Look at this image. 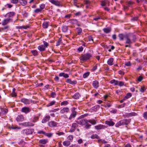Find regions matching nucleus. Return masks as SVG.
<instances>
[{
    "mask_svg": "<svg viewBox=\"0 0 147 147\" xmlns=\"http://www.w3.org/2000/svg\"><path fill=\"white\" fill-rule=\"evenodd\" d=\"M63 144L66 146H68L70 144V141H65L63 142Z\"/></svg>",
    "mask_w": 147,
    "mask_h": 147,
    "instance_id": "obj_33",
    "label": "nucleus"
},
{
    "mask_svg": "<svg viewBox=\"0 0 147 147\" xmlns=\"http://www.w3.org/2000/svg\"><path fill=\"white\" fill-rule=\"evenodd\" d=\"M48 125L50 127H55L57 126L58 123L54 121H51L48 122Z\"/></svg>",
    "mask_w": 147,
    "mask_h": 147,
    "instance_id": "obj_11",
    "label": "nucleus"
},
{
    "mask_svg": "<svg viewBox=\"0 0 147 147\" xmlns=\"http://www.w3.org/2000/svg\"><path fill=\"white\" fill-rule=\"evenodd\" d=\"M94 127L95 129L97 130H99L101 129H104L106 128L107 127L104 125L101 124H99L95 126Z\"/></svg>",
    "mask_w": 147,
    "mask_h": 147,
    "instance_id": "obj_8",
    "label": "nucleus"
},
{
    "mask_svg": "<svg viewBox=\"0 0 147 147\" xmlns=\"http://www.w3.org/2000/svg\"><path fill=\"white\" fill-rule=\"evenodd\" d=\"M38 119L39 117H38L35 116L33 118L32 122L33 123H35L38 121Z\"/></svg>",
    "mask_w": 147,
    "mask_h": 147,
    "instance_id": "obj_41",
    "label": "nucleus"
},
{
    "mask_svg": "<svg viewBox=\"0 0 147 147\" xmlns=\"http://www.w3.org/2000/svg\"><path fill=\"white\" fill-rule=\"evenodd\" d=\"M45 7V5L44 4H42L40 6V9L42 11Z\"/></svg>",
    "mask_w": 147,
    "mask_h": 147,
    "instance_id": "obj_54",
    "label": "nucleus"
},
{
    "mask_svg": "<svg viewBox=\"0 0 147 147\" xmlns=\"http://www.w3.org/2000/svg\"><path fill=\"white\" fill-rule=\"evenodd\" d=\"M11 2L12 3L16 4L19 2V0H11Z\"/></svg>",
    "mask_w": 147,
    "mask_h": 147,
    "instance_id": "obj_56",
    "label": "nucleus"
},
{
    "mask_svg": "<svg viewBox=\"0 0 147 147\" xmlns=\"http://www.w3.org/2000/svg\"><path fill=\"white\" fill-rule=\"evenodd\" d=\"M76 109V108L75 107H73L72 108V113L69 117V119L71 120L72 118H74L75 117L77 113L76 111H75Z\"/></svg>",
    "mask_w": 147,
    "mask_h": 147,
    "instance_id": "obj_3",
    "label": "nucleus"
},
{
    "mask_svg": "<svg viewBox=\"0 0 147 147\" xmlns=\"http://www.w3.org/2000/svg\"><path fill=\"white\" fill-rule=\"evenodd\" d=\"M88 39L89 41L91 43L93 42V39L92 37L91 36H88Z\"/></svg>",
    "mask_w": 147,
    "mask_h": 147,
    "instance_id": "obj_43",
    "label": "nucleus"
},
{
    "mask_svg": "<svg viewBox=\"0 0 147 147\" xmlns=\"http://www.w3.org/2000/svg\"><path fill=\"white\" fill-rule=\"evenodd\" d=\"M22 125L25 127L33 126L34 124L30 122H24L21 124Z\"/></svg>",
    "mask_w": 147,
    "mask_h": 147,
    "instance_id": "obj_6",
    "label": "nucleus"
},
{
    "mask_svg": "<svg viewBox=\"0 0 147 147\" xmlns=\"http://www.w3.org/2000/svg\"><path fill=\"white\" fill-rule=\"evenodd\" d=\"M19 2L22 6H25L27 3V0H19Z\"/></svg>",
    "mask_w": 147,
    "mask_h": 147,
    "instance_id": "obj_20",
    "label": "nucleus"
},
{
    "mask_svg": "<svg viewBox=\"0 0 147 147\" xmlns=\"http://www.w3.org/2000/svg\"><path fill=\"white\" fill-rule=\"evenodd\" d=\"M92 85L95 88H97L99 86L98 82L97 81H94L93 82Z\"/></svg>",
    "mask_w": 147,
    "mask_h": 147,
    "instance_id": "obj_21",
    "label": "nucleus"
},
{
    "mask_svg": "<svg viewBox=\"0 0 147 147\" xmlns=\"http://www.w3.org/2000/svg\"><path fill=\"white\" fill-rule=\"evenodd\" d=\"M68 104V102L67 101H65L62 102L61 103V106L63 105H67Z\"/></svg>",
    "mask_w": 147,
    "mask_h": 147,
    "instance_id": "obj_48",
    "label": "nucleus"
},
{
    "mask_svg": "<svg viewBox=\"0 0 147 147\" xmlns=\"http://www.w3.org/2000/svg\"><path fill=\"white\" fill-rule=\"evenodd\" d=\"M124 82L122 81H119L118 85L120 86H124Z\"/></svg>",
    "mask_w": 147,
    "mask_h": 147,
    "instance_id": "obj_51",
    "label": "nucleus"
},
{
    "mask_svg": "<svg viewBox=\"0 0 147 147\" xmlns=\"http://www.w3.org/2000/svg\"><path fill=\"white\" fill-rule=\"evenodd\" d=\"M56 95V94L55 92H52L51 93V96L52 98H55Z\"/></svg>",
    "mask_w": 147,
    "mask_h": 147,
    "instance_id": "obj_59",
    "label": "nucleus"
},
{
    "mask_svg": "<svg viewBox=\"0 0 147 147\" xmlns=\"http://www.w3.org/2000/svg\"><path fill=\"white\" fill-rule=\"evenodd\" d=\"M48 142L47 139H41L39 141V143L42 144H45Z\"/></svg>",
    "mask_w": 147,
    "mask_h": 147,
    "instance_id": "obj_24",
    "label": "nucleus"
},
{
    "mask_svg": "<svg viewBox=\"0 0 147 147\" xmlns=\"http://www.w3.org/2000/svg\"><path fill=\"white\" fill-rule=\"evenodd\" d=\"M9 128L10 129H19L20 128L18 127H17L16 125H12L11 126H9Z\"/></svg>",
    "mask_w": 147,
    "mask_h": 147,
    "instance_id": "obj_31",
    "label": "nucleus"
},
{
    "mask_svg": "<svg viewBox=\"0 0 147 147\" xmlns=\"http://www.w3.org/2000/svg\"><path fill=\"white\" fill-rule=\"evenodd\" d=\"M76 122L80 125H84L88 122V120L82 119L77 121Z\"/></svg>",
    "mask_w": 147,
    "mask_h": 147,
    "instance_id": "obj_5",
    "label": "nucleus"
},
{
    "mask_svg": "<svg viewBox=\"0 0 147 147\" xmlns=\"http://www.w3.org/2000/svg\"><path fill=\"white\" fill-rule=\"evenodd\" d=\"M85 125V127L87 129H88L91 126V125L89 124V123H88V122L87 123H86Z\"/></svg>",
    "mask_w": 147,
    "mask_h": 147,
    "instance_id": "obj_55",
    "label": "nucleus"
},
{
    "mask_svg": "<svg viewBox=\"0 0 147 147\" xmlns=\"http://www.w3.org/2000/svg\"><path fill=\"white\" fill-rule=\"evenodd\" d=\"M90 73L89 72H87L85 73L83 75V77L86 78L90 74Z\"/></svg>",
    "mask_w": 147,
    "mask_h": 147,
    "instance_id": "obj_44",
    "label": "nucleus"
},
{
    "mask_svg": "<svg viewBox=\"0 0 147 147\" xmlns=\"http://www.w3.org/2000/svg\"><path fill=\"white\" fill-rule=\"evenodd\" d=\"M125 38L126 39V43L130 44L131 43L130 39L129 38L127 35Z\"/></svg>",
    "mask_w": 147,
    "mask_h": 147,
    "instance_id": "obj_32",
    "label": "nucleus"
},
{
    "mask_svg": "<svg viewBox=\"0 0 147 147\" xmlns=\"http://www.w3.org/2000/svg\"><path fill=\"white\" fill-rule=\"evenodd\" d=\"M146 89L145 88V87L144 86H141L140 88V91L141 92H144V91L146 90Z\"/></svg>",
    "mask_w": 147,
    "mask_h": 147,
    "instance_id": "obj_42",
    "label": "nucleus"
},
{
    "mask_svg": "<svg viewBox=\"0 0 147 147\" xmlns=\"http://www.w3.org/2000/svg\"><path fill=\"white\" fill-rule=\"evenodd\" d=\"M105 123L107 124L110 126H113L115 124V123L112 121H106Z\"/></svg>",
    "mask_w": 147,
    "mask_h": 147,
    "instance_id": "obj_29",
    "label": "nucleus"
},
{
    "mask_svg": "<svg viewBox=\"0 0 147 147\" xmlns=\"http://www.w3.org/2000/svg\"><path fill=\"white\" fill-rule=\"evenodd\" d=\"M21 111L22 112L27 113H29L30 111V109L29 107H25L22 108Z\"/></svg>",
    "mask_w": 147,
    "mask_h": 147,
    "instance_id": "obj_12",
    "label": "nucleus"
},
{
    "mask_svg": "<svg viewBox=\"0 0 147 147\" xmlns=\"http://www.w3.org/2000/svg\"><path fill=\"white\" fill-rule=\"evenodd\" d=\"M80 96V95L79 93H76L73 96V98L75 99H78Z\"/></svg>",
    "mask_w": 147,
    "mask_h": 147,
    "instance_id": "obj_28",
    "label": "nucleus"
},
{
    "mask_svg": "<svg viewBox=\"0 0 147 147\" xmlns=\"http://www.w3.org/2000/svg\"><path fill=\"white\" fill-rule=\"evenodd\" d=\"M37 133L40 134H43L45 135V132L43 131H40L38 132Z\"/></svg>",
    "mask_w": 147,
    "mask_h": 147,
    "instance_id": "obj_62",
    "label": "nucleus"
},
{
    "mask_svg": "<svg viewBox=\"0 0 147 147\" xmlns=\"http://www.w3.org/2000/svg\"><path fill=\"white\" fill-rule=\"evenodd\" d=\"M77 32L78 35H80L82 32V30L80 28H76Z\"/></svg>",
    "mask_w": 147,
    "mask_h": 147,
    "instance_id": "obj_40",
    "label": "nucleus"
},
{
    "mask_svg": "<svg viewBox=\"0 0 147 147\" xmlns=\"http://www.w3.org/2000/svg\"><path fill=\"white\" fill-rule=\"evenodd\" d=\"M125 65L126 66H130L131 65L130 61L126 62L125 63Z\"/></svg>",
    "mask_w": 147,
    "mask_h": 147,
    "instance_id": "obj_58",
    "label": "nucleus"
},
{
    "mask_svg": "<svg viewBox=\"0 0 147 147\" xmlns=\"http://www.w3.org/2000/svg\"><path fill=\"white\" fill-rule=\"evenodd\" d=\"M73 138V136L72 135H70L69 136L67 137V139L68 140H69L70 141H71Z\"/></svg>",
    "mask_w": 147,
    "mask_h": 147,
    "instance_id": "obj_52",
    "label": "nucleus"
},
{
    "mask_svg": "<svg viewBox=\"0 0 147 147\" xmlns=\"http://www.w3.org/2000/svg\"><path fill=\"white\" fill-rule=\"evenodd\" d=\"M62 30L64 32H67L68 30L67 26H63L62 28Z\"/></svg>",
    "mask_w": 147,
    "mask_h": 147,
    "instance_id": "obj_37",
    "label": "nucleus"
},
{
    "mask_svg": "<svg viewBox=\"0 0 147 147\" xmlns=\"http://www.w3.org/2000/svg\"><path fill=\"white\" fill-rule=\"evenodd\" d=\"M69 111V109L68 107H64L61 109L60 111V113L61 114L66 113Z\"/></svg>",
    "mask_w": 147,
    "mask_h": 147,
    "instance_id": "obj_9",
    "label": "nucleus"
},
{
    "mask_svg": "<svg viewBox=\"0 0 147 147\" xmlns=\"http://www.w3.org/2000/svg\"><path fill=\"white\" fill-rule=\"evenodd\" d=\"M42 10L40 8H37L34 10V12L36 13H38L41 12Z\"/></svg>",
    "mask_w": 147,
    "mask_h": 147,
    "instance_id": "obj_47",
    "label": "nucleus"
},
{
    "mask_svg": "<svg viewBox=\"0 0 147 147\" xmlns=\"http://www.w3.org/2000/svg\"><path fill=\"white\" fill-rule=\"evenodd\" d=\"M93 109L94 111H96L97 109H98L100 108V106L99 105H96L94 106L93 107Z\"/></svg>",
    "mask_w": 147,
    "mask_h": 147,
    "instance_id": "obj_53",
    "label": "nucleus"
},
{
    "mask_svg": "<svg viewBox=\"0 0 147 147\" xmlns=\"http://www.w3.org/2000/svg\"><path fill=\"white\" fill-rule=\"evenodd\" d=\"M121 125V123L120 121L119 122H117L115 124V126L117 127H119Z\"/></svg>",
    "mask_w": 147,
    "mask_h": 147,
    "instance_id": "obj_57",
    "label": "nucleus"
},
{
    "mask_svg": "<svg viewBox=\"0 0 147 147\" xmlns=\"http://www.w3.org/2000/svg\"><path fill=\"white\" fill-rule=\"evenodd\" d=\"M55 103V101H52L50 102L47 105V107H49L53 105Z\"/></svg>",
    "mask_w": 147,
    "mask_h": 147,
    "instance_id": "obj_46",
    "label": "nucleus"
},
{
    "mask_svg": "<svg viewBox=\"0 0 147 147\" xmlns=\"http://www.w3.org/2000/svg\"><path fill=\"white\" fill-rule=\"evenodd\" d=\"M108 1L107 0H105L101 2V5L102 6H105L108 3Z\"/></svg>",
    "mask_w": 147,
    "mask_h": 147,
    "instance_id": "obj_35",
    "label": "nucleus"
},
{
    "mask_svg": "<svg viewBox=\"0 0 147 147\" xmlns=\"http://www.w3.org/2000/svg\"><path fill=\"white\" fill-rule=\"evenodd\" d=\"M34 131L33 129H26L23 130V132L24 134L28 135L32 134Z\"/></svg>",
    "mask_w": 147,
    "mask_h": 147,
    "instance_id": "obj_4",
    "label": "nucleus"
},
{
    "mask_svg": "<svg viewBox=\"0 0 147 147\" xmlns=\"http://www.w3.org/2000/svg\"><path fill=\"white\" fill-rule=\"evenodd\" d=\"M91 138L92 139H99V137L96 134H93L91 136Z\"/></svg>",
    "mask_w": 147,
    "mask_h": 147,
    "instance_id": "obj_39",
    "label": "nucleus"
},
{
    "mask_svg": "<svg viewBox=\"0 0 147 147\" xmlns=\"http://www.w3.org/2000/svg\"><path fill=\"white\" fill-rule=\"evenodd\" d=\"M143 117L146 119H147V112H146L143 114Z\"/></svg>",
    "mask_w": 147,
    "mask_h": 147,
    "instance_id": "obj_60",
    "label": "nucleus"
},
{
    "mask_svg": "<svg viewBox=\"0 0 147 147\" xmlns=\"http://www.w3.org/2000/svg\"><path fill=\"white\" fill-rule=\"evenodd\" d=\"M49 1L53 4L58 6H59L61 5L60 1L58 0H49Z\"/></svg>",
    "mask_w": 147,
    "mask_h": 147,
    "instance_id": "obj_7",
    "label": "nucleus"
},
{
    "mask_svg": "<svg viewBox=\"0 0 147 147\" xmlns=\"http://www.w3.org/2000/svg\"><path fill=\"white\" fill-rule=\"evenodd\" d=\"M91 55L89 53H87L84 55H82L80 58L81 60L85 61L89 59L91 57Z\"/></svg>",
    "mask_w": 147,
    "mask_h": 147,
    "instance_id": "obj_1",
    "label": "nucleus"
},
{
    "mask_svg": "<svg viewBox=\"0 0 147 147\" xmlns=\"http://www.w3.org/2000/svg\"><path fill=\"white\" fill-rule=\"evenodd\" d=\"M78 127V125L76 123H74L72 124L71 128L70 129V131L71 132H74L76 129L77 127Z\"/></svg>",
    "mask_w": 147,
    "mask_h": 147,
    "instance_id": "obj_15",
    "label": "nucleus"
},
{
    "mask_svg": "<svg viewBox=\"0 0 147 147\" xmlns=\"http://www.w3.org/2000/svg\"><path fill=\"white\" fill-rule=\"evenodd\" d=\"M61 38H59L57 43H56V46H59V45H60V44H61Z\"/></svg>",
    "mask_w": 147,
    "mask_h": 147,
    "instance_id": "obj_49",
    "label": "nucleus"
},
{
    "mask_svg": "<svg viewBox=\"0 0 147 147\" xmlns=\"http://www.w3.org/2000/svg\"><path fill=\"white\" fill-rule=\"evenodd\" d=\"M138 17H135L132 18L131 20L133 21H137L138 20Z\"/></svg>",
    "mask_w": 147,
    "mask_h": 147,
    "instance_id": "obj_63",
    "label": "nucleus"
},
{
    "mask_svg": "<svg viewBox=\"0 0 147 147\" xmlns=\"http://www.w3.org/2000/svg\"><path fill=\"white\" fill-rule=\"evenodd\" d=\"M53 135V134L49 133H46L45 132V135L46 136H47L49 137L50 138Z\"/></svg>",
    "mask_w": 147,
    "mask_h": 147,
    "instance_id": "obj_45",
    "label": "nucleus"
},
{
    "mask_svg": "<svg viewBox=\"0 0 147 147\" xmlns=\"http://www.w3.org/2000/svg\"><path fill=\"white\" fill-rule=\"evenodd\" d=\"M15 14V13L13 12H9L6 14V16L8 17V18H10L11 19V18Z\"/></svg>",
    "mask_w": 147,
    "mask_h": 147,
    "instance_id": "obj_19",
    "label": "nucleus"
},
{
    "mask_svg": "<svg viewBox=\"0 0 147 147\" xmlns=\"http://www.w3.org/2000/svg\"><path fill=\"white\" fill-rule=\"evenodd\" d=\"M7 110L5 108L1 109V112L2 113V114H5L7 112Z\"/></svg>",
    "mask_w": 147,
    "mask_h": 147,
    "instance_id": "obj_34",
    "label": "nucleus"
},
{
    "mask_svg": "<svg viewBox=\"0 0 147 147\" xmlns=\"http://www.w3.org/2000/svg\"><path fill=\"white\" fill-rule=\"evenodd\" d=\"M127 35H125L123 34H119L118 35V37L121 40H123L124 38H125L127 36Z\"/></svg>",
    "mask_w": 147,
    "mask_h": 147,
    "instance_id": "obj_17",
    "label": "nucleus"
},
{
    "mask_svg": "<svg viewBox=\"0 0 147 147\" xmlns=\"http://www.w3.org/2000/svg\"><path fill=\"white\" fill-rule=\"evenodd\" d=\"M28 27V26H17L16 27V28L18 29H26Z\"/></svg>",
    "mask_w": 147,
    "mask_h": 147,
    "instance_id": "obj_38",
    "label": "nucleus"
},
{
    "mask_svg": "<svg viewBox=\"0 0 147 147\" xmlns=\"http://www.w3.org/2000/svg\"><path fill=\"white\" fill-rule=\"evenodd\" d=\"M131 96V94L130 93H128L127 94V95L125 96V98L128 99Z\"/></svg>",
    "mask_w": 147,
    "mask_h": 147,
    "instance_id": "obj_50",
    "label": "nucleus"
},
{
    "mask_svg": "<svg viewBox=\"0 0 147 147\" xmlns=\"http://www.w3.org/2000/svg\"><path fill=\"white\" fill-rule=\"evenodd\" d=\"M118 73L122 76L124 74V73L123 71L121 70H119L118 71Z\"/></svg>",
    "mask_w": 147,
    "mask_h": 147,
    "instance_id": "obj_64",
    "label": "nucleus"
},
{
    "mask_svg": "<svg viewBox=\"0 0 147 147\" xmlns=\"http://www.w3.org/2000/svg\"><path fill=\"white\" fill-rule=\"evenodd\" d=\"M16 120L18 122L22 121L24 120V117L22 115H18L16 118Z\"/></svg>",
    "mask_w": 147,
    "mask_h": 147,
    "instance_id": "obj_13",
    "label": "nucleus"
},
{
    "mask_svg": "<svg viewBox=\"0 0 147 147\" xmlns=\"http://www.w3.org/2000/svg\"><path fill=\"white\" fill-rule=\"evenodd\" d=\"M31 52L34 56H36L38 55V53L36 50H33L31 51Z\"/></svg>",
    "mask_w": 147,
    "mask_h": 147,
    "instance_id": "obj_36",
    "label": "nucleus"
},
{
    "mask_svg": "<svg viewBox=\"0 0 147 147\" xmlns=\"http://www.w3.org/2000/svg\"><path fill=\"white\" fill-rule=\"evenodd\" d=\"M120 122L121 125H127L130 123L129 121L127 119H124L121 120L120 121Z\"/></svg>",
    "mask_w": 147,
    "mask_h": 147,
    "instance_id": "obj_14",
    "label": "nucleus"
},
{
    "mask_svg": "<svg viewBox=\"0 0 147 147\" xmlns=\"http://www.w3.org/2000/svg\"><path fill=\"white\" fill-rule=\"evenodd\" d=\"M103 30L105 33H108L111 32V28L108 27L107 28H104Z\"/></svg>",
    "mask_w": 147,
    "mask_h": 147,
    "instance_id": "obj_23",
    "label": "nucleus"
},
{
    "mask_svg": "<svg viewBox=\"0 0 147 147\" xmlns=\"http://www.w3.org/2000/svg\"><path fill=\"white\" fill-rule=\"evenodd\" d=\"M49 26V22H44L42 24V27L44 28H47Z\"/></svg>",
    "mask_w": 147,
    "mask_h": 147,
    "instance_id": "obj_30",
    "label": "nucleus"
},
{
    "mask_svg": "<svg viewBox=\"0 0 147 147\" xmlns=\"http://www.w3.org/2000/svg\"><path fill=\"white\" fill-rule=\"evenodd\" d=\"M20 101L25 105L29 104L31 103H34V101L32 100H30L25 98H22L20 100Z\"/></svg>",
    "mask_w": 147,
    "mask_h": 147,
    "instance_id": "obj_2",
    "label": "nucleus"
},
{
    "mask_svg": "<svg viewBox=\"0 0 147 147\" xmlns=\"http://www.w3.org/2000/svg\"><path fill=\"white\" fill-rule=\"evenodd\" d=\"M12 19L10 18H8L4 19L2 22V25H6L10 22L12 21Z\"/></svg>",
    "mask_w": 147,
    "mask_h": 147,
    "instance_id": "obj_10",
    "label": "nucleus"
},
{
    "mask_svg": "<svg viewBox=\"0 0 147 147\" xmlns=\"http://www.w3.org/2000/svg\"><path fill=\"white\" fill-rule=\"evenodd\" d=\"M38 49L40 51H43L45 50V47L43 45H40L38 47Z\"/></svg>",
    "mask_w": 147,
    "mask_h": 147,
    "instance_id": "obj_18",
    "label": "nucleus"
},
{
    "mask_svg": "<svg viewBox=\"0 0 147 147\" xmlns=\"http://www.w3.org/2000/svg\"><path fill=\"white\" fill-rule=\"evenodd\" d=\"M9 26H4L1 29L2 30H7L9 28Z\"/></svg>",
    "mask_w": 147,
    "mask_h": 147,
    "instance_id": "obj_61",
    "label": "nucleus"
},
{
    "mask_svg": "<svg viewBox=\"0 0 147 147\" xmlns=\"http://www.w3.org/2000/svg\"><path fill=\"white\" fill-rule=\"evenodd\" d=\"M59 76H63L66 78H67L69 77L68 75L67 74H65L64 73H60L59 75Z\"/></svg>",
    "mask_w": 147,
    "mask_h": 147,
    "instance_id": "obj_27",
    "label": "nucleus"
},
{
    "mask_svg": "<svg viewBox=\"0 0 147 147\" xmlns=\"http://www.w3.org/2000/svg\"><path fill=\"white\" fill-rule=\"evenodd\" d=\"M127 5L128 7H132L133 5L134 4V2L131 1H129L127 2Z\"/></svg>",
    "mask_w": 147,
    "mask_h": 147,
    "instance_id": "obj_26",
    "label": "nucleus"
},
{
    "mask_svg": "<svg viewBox=\"0 0 147 147\" xmlns=\"http://www.w3.org/2000/svg\"><path fill=\"white\" fill-rule=\"evenodd\" d=\"M113 58H111L108 60L107 63L109 65H113Z\"/></svg>",
    "mask_w": 147,
    "mask_h": 147,
    "instance_id": "obj_25",
    "label": "nucleus"
},
{
    "mask_svg": "<svg viewBox=\"0 0 147 147\" xmlns=\"http://www.w3.org/2000/svg\"><path fill=\"white\" fill-rule=\"evenodd\" d=\"M88 122L90 123L92 125H95L96 123V120L94 119L88 120Z\"/></svg>",
    "mask_w": 147,
    "mask_h": 147,
    "instance_id": "obj_22",
    "label": "nucleus"
},
{
    "mask_svg": "<svg viewBox=\"0 0 147 147\" xmlns=\"http://www.w3.org/2000/svg\"><path fill=\"white\" fill-rule=\"evenodd\" d=\"M50 118L49 116L47 115L42 120V123H45L48 121Z\"/></svg>",
    "mask_w": 147,
    "mask_h": 147,
    "instance_id": "obj_16",
    "label": "nucleus"
}]
</instances>
